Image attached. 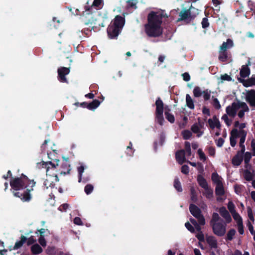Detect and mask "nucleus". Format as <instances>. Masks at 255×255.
<instances>
[{
  "mask_svg": "<svg viewBox=\"0 0 255 255\" xmlns=\"http://www.w3.org/2000/svg\"><path fill=\"white\" fill-rule=\"evenodd\" d=\"M69 205L67 204H63L59 207V210L61 211H65L69 207Z\"/></svg>",
  "mask_w": 255,
  "mask_h": 255,
  "instance_id": "nucleus-57",
  "label": "nucleus"
},
{
  "mask_svg": "<svg viewBox=\"0 0 255 255\" xmlns=\"http://www.w3.org/2000/svg\"><path fill=\"white\" fill-rule=\"evenodd\" d=\"M221 78L222 80H224V81L226 80V81H230L232 80V78L227 74L222 75L221 77Z\"/></svg>",
  "mask_w": 255,
  "mask_h": 255,
  "instance_id": "nucleus-56",
  "label": "nucleus"
},
{
  "mask_svg": "<svg viewBox=\"0 0 255 255\" xmlns=\"http://www.w3.org/2000/svg\"><path fill=\"white\" fill-rule=\"evenodd\" d=\"M124 24V19L121 16H117L108 28L107 31L111 38L116 37Z\"/></svg>",
  "mask_w": 255,
  "mask_h": 255,
  "instance_id": "nucleus-5",
  "label": "nucleus"
},
{
  "mask_svg": "<svg viewBox=\"0 0 255 255\" xmlns=\"http://www.w3.org/2000/svg\"><path fill=\"white\" fill-rule=\"evenodd\" d=\"M174 186L178 192L182 191V187L181 186L180 182L178 179L176 178L174 180Z\"/></svg>",
  "mask_w": 255,
  "mask_h": 255,
  "instance_id": "nucleus-37",
  "label": "nucleus"
},
{
  "mask_svg": "<svg viewBox=\"0 0 255 255\" xmlns=\"http://www.w3.org/2000/svg\"><path fill=\"white\" fill-rule=\"evenodd\" d=\"M182 77L184 81H189L190 80V76L188 73H184L182 74Z\"/></svg>",
  "mask_w": 255,
  "mask_h": 255,
  "instance_id": "nucleus-61",
  "label": "nucleus"
},
{
  "mask_svg": "<svg viewBox=\"0 0 255 255\" xmlns=\"http://www.w3.org/2000/svg\"><path fill=\"white\" fill-rule=\"evenodd\" d=\"M176 160L180 164H182L185 160V153L184 150H180L176 152Z\"/></svg>",
  "mask_w": 255,
  "mask_h": 255,
  "instance_id": "nucleus-21",
  "label": "nucleus"
},
{
  "mask_svg": "<svg viewBox=\"0 0 255 255\" xmlns=\"http://www.w3.org/2000/svg\"><path fill=\"white\" fill-rule=\"evenodd\" d=\"M27 181V178L25 176H22L20 178H17L13 179L10 182V185L14 190H18L22 189L25 184V182Z\"/></svg>",
  "mask_w": 255,
  "mask_h": 255,
  "instance_id": "nucleus-6",
  "label": "nucleus"
},
{
  "mask_svg": "<svg viewBox=\"0 0 255 255\" xmlns=\"http://www.w3.org/2000/svg\"><path fill=\"white\" fill-rule=\"evenodd\" d=\"M228 208L231 214L236 212L235 206L232 201H230L228 204Z\"/></svg>",
  "mask_w": 255,
  "mask_h": 255,
  "instance_id": "nucleus-39",
  "label": "nucleus"
},
{
  "mask_svg": "<svg viewBox=\"0 0 255 255\" xmlns=\"http://www.w3.org/2000/svg\"><path fill=\"white\" fill-rule=\"evenodd\" d=\"M252 157V154L249 152H246L244 155V160L246 163H248Z\"/></svg>",
  "mask_w": 255,
  "mask_h": 255,
  "instance_id": "nucleus-45",
  "label": "nucleus"
},
{
  "mask_svg": "<svg viewBox=\"0 0 255 255\" xmlns=\"http://www.w3.org/2000/svg\"><path fill=\"white\" fill-rule=\"evenodd\" d=\"M164 12H151L148 16V23L145 25V32L149 36H157L162 33L161 24Z\"/></svg>",
  "mask_w": 255,
  "mask_h": 255,
  "instance_id": "nucleus-1",
  "label": "nucleus"
},
{
  "mask_svg": "<svg viewBox=\"0 0 255 255\" xmlns=\"http://www.w3.org/2000/svg\"><path fill=\"white\" fill-rule=\"evenodd\" d=\"M246 101L251 107H255V91L251 90L247 92Z\"/></svg>",
  "mask_w": 255,
  "mask_h": 255,
  "instance_id": "nucleus-15",
  "label": "nucleus"
},
{
  "mask_svg": "<svg viewBox=\"0 0 255 255\" xmlns=\"http://www.w3.org/2000/svg\"><path fill=\"white\" fill-rule=\"evenodd\" d=\"M210 128L213 129L217 128L219 129L221 128V124L219 120L216 117L214 116L212 118L209 119L208 121Z\"/></svg>",
  "mask_w": 255,
  "mask_h": 255,
  "instance_id": "nucleus-16",
  "label": "nucleus"
},
{
  "mask_svg": "<svg viewBox=\"0 0 255 255\" xmlns=\"http://www.w3.org/2000/svg\"><path fill=\"white\" fill-rule=\"evenodd\" d=\"M192 9H195L194 8H192L191 7L189 10H182L180 13V16L181 17V18L182 19H186L187 18H190L191 17V10Z\"/></svg>",
  "mask_w": 255,
  "mask_h": 255,
  "instance_id": "nucleus-22",
  "label": "nucleus"
},
{
  "mask_svg": "<svg viewBox=\"0 0 255 255\" xmlns=\"http://www.w3.org/2000/svg\"><path fill=\"white\" fill-rule=\"evenodd\" d=\"M244 152H242L241 151H239L237 155H235L232 159V163L236 166L239 165L243 159V154Z\"/></svg>",
  "mask_w": 255,
  "mask_h": 255,
  "instance_id": "nucleus-19",
  "label": "nucleus"
},
{
  "mask_svg": "<svg viewBox=\"0 0 255 255\" xmlns=\"http://www.w3.org/2000/svg\"><path fill=\"white\" fill-rule=\"evenodd\" d=\"M245 86L246 87L252 86L255 85V78H251L247 81L245 83Z\"/></svg>",
  "mask_w": 255,
  "mask_h": 255,
  "instance_id": "nucleus-41",
  "label": "nucleus"
},
{
  "mask_svg": "<svg viewBox=\"0 0 255 255\" xmlns=\"http://www.w3.org/2000/svg\"><path fill=\"white\" fill-rule=\"evenodd\" d=\"M249 74H250L249 69L247 67H246L245 66H243L242 68L241 71H240L241 76L243 78H245V77H247V76H248Z\"/></svg>",
  "mask_w": 255,
  "mask_h": 255,
  "instance_id": "nucleus-28",
  "label": "nucleus"
},
{
  "mask_svg": "<svg viewBox=\"0 0 255 255\" xmlns=\"http://www.w3.org/2000/svg\"><path fill=\"white\" fill-rule=\"evenodd\" d=\"M191 199L194 201L195 202L197 200L196 196L195 194V190L192 188L191 189Z\"/></svg>",
  "mask_w": 255,
  "mask_h": 255,
  "instance_id": "nucleus-58",
  "label": "nucleus"
},
{
  "mask_svg": "<svg viewBox=\"0 0 255 255\" xmlns=\"http://www.w3.org/2000/svg\"><path fill=\"white\" fill-rule=\"evenodd\" d=\"M181 172L185 174H187L189 173V167L186 165H183L181 168Z\"/></svg>",
  "mask_w": 255,
  "mask_h": 255,
  "instance_id": "nucleus-54",
  "label": "nucleus"
},
{
  "mask_svg": "<svg viewBox=\"0 0 255 255\" xmlns=\"http://www.w3.org/2000/svg\"><path fill=\"white\" fill-rule=\"evenodd\" d=\"M251 146L253 151V155L255 156V141L254 139L252 140Z\"/></svg>",
  "mask_w": 255,
  "mask_h": 255,
  "instance_id": "nucleus-64",
  "label": "nucleus"
},
{
  "mask_svg": "<svg viewBox=\"0 0 255 255\" xmlns=\"http://www.w3.org/2000/svg\"><path fill=\"white\" fill-rule=\"evenodd\" d=\"M181 134L183 136L184 139H189L192 136V135L191 132L188 130H184L182 131Z\"/></svg>",
  "mask_w": 255,
  "mask_h": 255,
  "instance_id": "nucleus-33",
  "label": "nucleus"
},
{
  "mask_svg": "<svg viewBox=\"0 0 255 255\" xmlns=\"http://www.w3.org/2000/svg\"><path fill=\"white\" fill-rule=\"evenodd\" d=\"M93 190V186L91 184L87 185L85 187V192L87 194H90Z\"/></svg>",
  "mask_w": 255,
  "mask_h": 255,
  "instance_id": "nucleus-43",
  "label": "nucleus"
},
{
  "mask_svg": "<svg viewBox=\"0 0 255 255\" xmlns=\"http://www.w3.org/2000/svg\"><path fill=\"white\" fill-rule=\"evenodd\" d=\"M31 249L34 254H39L42 252V248L38 244L33 245Z\"/></svg>",
  "mask_w": 255,
  "mask_h": 255,
  "instance_id": "nucleus-29",
  "label": "nucleus"
},
{
  "mask_svg": "<svg viewBox=\"0 0 255 255\" xmlns=\"http://www.w3.org/2000/svg\"><path fill=\"white\" fill-rule=\"evenodd\" d=\"M100 105V102L98 100H94L92 103L89 104L88 107L89 109H95L97 108Z\"/></svg>",
  "mask_w": 255,
  "mask_h": 255,
  "instance_id": "nucleus-34",
  "label": "nucleus"
},
{
  "mask_svg": "<svg viewBox=\"0 0 255 255\" xmlns=\"http://www.w3.org/2000/svg\"><path fill=\"white\" fill-rule=\"evenodd\" d=\"M219 212L221 216L225 219L226 223H230L232 222V219L231 216L225 207H221L219 209Z\"/></svg>",
  "mask_w": 255,
  "mask_h": 255,
  "instance_id": "nucleus-13",
  "label": "nucleus"
},
{
  "mask_svg": "<svg viewBox=\"0 0 255 255\" xmlns=\"http://www.w3.org/2000/svg\"><path fill=\"white\" fill-rule=\"evenodd\" d=\"M248 216L249 218L253 222H254V218L253 214V211L250 207L248 208Z\"/></svg>",
  "mask_w": 255,
  "mask_h": 255,
  "instance_id": "nucleus-48",
  "label": "nucleus"
},
{
  "mask_svg": "<svg viewBox=\"0 0 255 255\" xmlns=\"http://www.w3.org/2000/svg\"><path fill=\"white\" fill-rule=\"evenodd\" d=\"M198 153L200 159L202 160L205 161L206 159V156L204 153L203 152L201 149L198 150Z\"/></svg>",
  "mask_w": 255,
  "mask_h": 255,
  "instance_id": "nucleus-46",
  "label": "nucleus"
},
{
  "mask_svg": "<svg viewBox=\"0 0 255 255\" xmlns=\"http://www.w3.org/2000/svg\"><path fill=\"white\" fill-rule=\"evenodd\" d=\"M239 136H240V143L239 145L241 147V150L242 152H245V146L244 142L246 140L247 132L245 130H241L238 131Z\"/></svg>",
  "mask_w": 255,
  "mask_h": 255,
  "instance_id": "nucleus-12",
  "label": "nucleus"
},
{
  "mask_svg": "<svg viewBox=\"0 0 255 255\" xmlns=\"http://www.w3.org/2000/svg\"><path fill=\"white\" fill-rule=\"evenodd\" d=\"M235 126L239 128L240 129V130H244L243 129L246 127V124L245 123H240L239 122L236 121L235 122Z\"/></svg>",
  "mask_w": 255,
  "mask_h": 255,
  "instance_id": "nucleus-40",
  "label": "nucleus"
},
{
  "mask_svg": "<svg viewBox=\"0 0 255 255\" xmlns=\"http://www.w3.org/2000/svg\"><path fill=\"white\" fill-rule=\"evenodd\" d=\"M244 177L247 180L250 181L253 179V174L250 171L246 170L244 172Z\"/></svg>",
  "mask_w": 255,
  "mask_h": 255,
  "instance_id": "nucleus-42",
  "label": "nucleus"
},
{
  "mask_svg": "<svg viewBox=\"0 0 255 255\" xmlns=\"http://www.w3.org/2000/svg\"><path fill=\"white\" fill-rule=\"evenodd\" d=\"M224 189L223 188V184L221 185H216V193L219 197H217V199L219 201H223L225 198L223 197L224 195Z\"/></svg>",
  "mask_w": 255,
  "mask_h": 255,
  "instance_id": "nucleus-17",
  "label": "nucleus"
},
{
  "mask_svg": "<svg viewBox=\"0 0 255 255\" xmlns=\"http://www.w3.org/2000/svg\"><path fill=\"white\" fill-rule=\"evenodd\" d=\"M236 231L234 229L230 230L227 234V237L228 240H231L233 239V236L235 235Z\"/></svg>",
  "mask_w": 255,
  "mask_h": 255,
  "instance_id": "nucleus-49",
  "label": "nucleus"
},
{
  "mask_svg": "<svg viewBox=\"0 0 255 255\" xmlns=\"http://www.w3.org/2000/svg\"><path fill=\"white\" fill-rule=\"evenodd\" d=\"M128 6L134 8H136V4L137 3L136 0H128Z\"/></svg>",
  "mask_w": 255,
  "mask_h": 255,
  "instance_id": "nucleus-53",
  "label": "nucleus"
},
{
  "mask_svg": "<svg viewBox=\"0 0 255 255\" xmlns=\"http://www.w3.org/2000/svg\"><path fill=\"white\" fill-rule=\"evenodd\" d=\"M234 45V43L231 39H228L226 42H224L220 47V49L223 51H226L228 49L232 47Z\"/></svg>",
  "mask_w": 255,
  "mask_h": 255,
  "instance_id": "nucleus-20",
  "label": "nucleus"
},
{
  "mask_svg": "<svg viewBox=\"0 0 255 255\" xmlns=\"http://www.w3.org/2000/svg\"><path fill=\"white\" fill-rule=\"evenodd\" d=\"M70 70L68 68L61 67L58 69V72L59 75V79L62 82H67V80L65 76L69 73Z\"/></svg>",
  "mask_w": 255,
  "mask_h": 255,
  "instance_id": "nucleus-14",
  "label": "nucleus"
},
{
  "mask_svg": "<svg viewBox=\"0 0 255 255\" xmlns=\"http://www.w3.org/2000/svg\"><path fill=\"white\" fill-rule=\"evenodd\" d=\"M203 124L200 122V120L198 119V122L194 124L191 128V130L193 132L197 134V136H201L203 133V131L201 130V128L203 127Z\"/></svg>",
  "mask_w": 255,
  "mask_h": 255,
  "instance_id": "nucleus-11",
  "label": "nucleus"
},
{
  "mask_svg": "<svg viewBox=\"0 0 255 255\" xmlns=\"http://www.w3.org/2000/svg\"><path fill=\"white\" fill-rule=\"evenodd\" d=\"M196 238L200 242H204L205 241V237L202 232H198L196 235Z\"/></svg>",
  "mask_w": 255,
  "mask_h": 255,
  "instance_id": "nucleus-44",
  "label": "nucleus"
},
{
  "mask_svg": "<svg viewBox=\"0 0 255 255\" xmlns=\"http://www.w3.org/2000/svg\"><path fill=\"white\" fill-rule=\"evenodd\" d=\"M198 182L199 185L204 189H207V188L208 187L206 180L200 175L198 176Z\"/></svg>",
  "mask_w": 255,
  "mask_h": 255,
  "instance_id": "nucleus-26",
  "label": "nucleus"
},
{
  "mask_svg": "<svg viewBox=\"0 0 255 255\" xmlns=\"http://www.w3.org/2000/svg\"><path fill=\"white\" fill-rule=\"evenodd\" d=\"M186 228L191 233H194L195 231V229L194 227H193L190 223L189 222L186 223L185 225Z\"/></svg>",
  "mask_w": 255,
  "mask_h": 255,
  "instance_id": "nucleus-47",
  "label": "nucleus"
},
{
  "mask_svg": "<svg viewBox=\"0 0 255 255\" xmlns=\"http://www.w3.org/2000/svg\"><path fill=\"white\" fill-rule=\"evenodd\" d=\"M78 172H79V176H80V179H79V182H80V180H81V179L82 174V173H83V172L84 171V166H80V167H78Z\"/></svg>",
  "mask_w": 255,
  "mask_h": 255,
  "instance_id": "nucleus-60",
  "label": "nucleus"
},
{
  "mask_svg": "<svg viewBox=\"0 0 255 255\" xmlns=\"http://www.w3.org/2000/svg\"><path fill=\"white\" fill-rule=\"evenodd\" d=\"M205 240L210 248L217 249V252L219 253V250H218V242L215 237L213 236L206 235Z\"/></svg>",
  "mask_w": 255,
  "mask_h": 255,
  "instance_id": "nucleus-10",
  "label": "nucleus"
},
{
  "mask_svg": "<svg viewBox=\"0 0 255 255\" xmlns=\"http://www.w3.org/2000/svg\"><path fill=\"white\" fill-rule=\"evenodd\" d=\"M102 0H94L92 6L99 7L102 3Z\"/></svg>",
  "mask_w": 255,
  "mask_h": 255,
  "instance_id": "nucleus-62",
  "label": "nucleus"
},
{
  "mask_svg": "<svg viewBox=\"0 0 255 255\" xmlns=\"http://www.w3.org/2000/svg\"><path fill=\"white\" fill-rule=\"evenodd\" d=\"M232 215L237 224L239 233L243 235L244 233V231L242 218L237 212L232 214Z\"/></svg>",
  "mask_w": 255,
  "mask_h": 255,
  "instance_id": "nucleus-9",
  "label": "nucleus"
},
{
  "mask_svg": "<svg viewBox=\"0 0 255 255\" xmlns=\"http://www.w3.org/2000/svg\"><path fill=\"white\" fill-rule=\"evenodd\" d=\"M227 224L223 222L218 213H213L210 224L215 235L218 236H224L226 232Z\"/></svg>",
  "mask_w": 255,
  "mask_h": 255,
  "instance_id": "nucleus-4",
  "label": "nucleus"
},
{
  "mask_svg": "<svg viewBox=\"0 0 255 255\" xmlns=\"http://www.w3.org/2000/svg\"><path fill=\"white\" fill-rule=\"evenodd\" d=\"M165 118L171 123L174 122L175 119L174 116L168 112H165Z\"/></svg>",
  "mask_w": 255,
  "mask_h": 255,
  "instance_id": "nucleus-36",
  "label": "nucleus"
},
{
  "mask_svg": "<svg viewBox=\"0 0 255 255\" xmlns=\"http://www.w3.org/2000/svg\"><path fill=\"white\" fill-rule=\"evenodd\" d=\"M191 213L197 219L200 225L203 226L205 224V220L204 216L201 214L200 210L195 205L191 204L190 206Z\"/></svg>",
  "mask_w": 255,
  "mask_h": 255,
  "instance_id": "nucleus-7",
  "label": "nucleus"
},
{
  "mask_svg": "<svg viewBox=\"0 0 255 255\" xmlns=\"http://www.w3.org/2000/svg\"><path fill=\"white\" fill-rule=\"evenodd\" d=\"M74 223L78 225H82V222L81 220V219L79 217H76L74 219Z\"/></svg>",
  "mask_w": 255,
  "mask_h": 255,
  "instance_id": "nucleus-63",
  "label": "nucleus"
},
{
  "mask_svg": "<svg viewBox=\"0 0 255 255\" xmlns=\"http://www.w3.org/2000/svg\"><path fill=\"white\" fill-rule=\"evenodd\" d=\"M239 137V133L237 129H233L231 132L230 137V144L232 147H234L237 143V139Z\"/></svg>",
  "mask_w": 255,
  "mask_h": 255,
  "instance_id": "nucleus-18",
  "label": "nucleus"
},
{
  "mask_svg": "<svg viewBox=\"0 0 255 255\" xmlns=\"http://www.w3.org/2000/svg\"><path fill=\"white\" fill-rule=\"evenodd\" d=\"M219 59L222 62L227 61L228 59V54L227 51H223L219 49Z\"/></svg>",
  "mask_w": 255,
  "mask_h": 255,
  "instance_id": "nucleus-27",
  "label": "nucleus"
},
{
  "mask_svg": "<svg viewBox=\"0 0 255 255\" xmlns=\"http://www.w3.org/2000/svg\"><path fill=\"white\" fill-rule=\"evenodd\" d=\"M26 241V238L24 236H22L21 238V240L19 242L16 243L15 246L14 247V249H17L21 247L23 244Z\"/></svg>",
  "mask_w": 255,
  "mask_h": 255,
  "instance_id": "nucleus-35",
  "label": "nucleus"
},
{
  "mask_svg": "<svg viewBox=\"0 0 255 255\" xmlns=\"http://www.w3.org/2000/svg\"><path fill=\"white\" fill-rule=\"evenodd\" d=\"M247 226L248 227V228H249V230L250 233L252 234H255V231H254V227L250 222L249 221L248 222Z\"/></svg>",
  "mask_w": 255,
  "mask_h": 255,
  "instance_id": "nucleus-55",
  "label": "nucleus"
},
{
  "mask_svg": "<svg viewBox=\"0 0 255 255\" xmlns=\"http://www.w3.org/2000/svg\"><path fill=\"white\" fill-rule=\"evenodd\" d=\"M212 180L216 185L222 184V178L216 173H213L212 174Z\"/></svg>",
  "mask_w": 255,
  "mask_h": 255,
  "instance_id": "nucleus-23",
  "label": "nucleus"
},
{
  "mask_svg": "<svg viewBox=\"0 0 255 255\" xmlns=\"http://www.w3.org/2000/svg\"><path fill=\"white\" fill-rule=\"evenodd\" d=\"M25 184H27V185L25 186L27 188V191L29 192L33 190V187L34 186L35 183L33 180H29L28 179V181L25 182Z\"/></svg>",
  "mask_w": 255,
  "mask_h": 255,
  "instance_id": "nucleus-31",
  "label": "nucleus"
},
{
  "mask_svg": "<svg viewBox=\"0 0 255 255\" xmlns=\"http://www.w3.org/2000/svg\"><path fill=\"white\" fill-rule=\"evenodd\" d=\"M226 113L230 117H234L237 114L240 119L244 118L245 113L249 112V108L245 102L237 101L226 108Z\"/></svg>",
  "mask_w": 255,
  "mask_h": 255,
  "instance_id": "nucleus-3",
  "label": "nucleus"
},
{
  "mask_svg": "<svg viewBox=\"0 0 255 255\" xmlns=\"http://www.w3.org/2000/svg\"><path fill=\"white\" fill-rule=\"evenodd\" d=\"M56 164L51 162H43L38 163V168L46 169V179L44 181V184L47 188L52 185L55 182L59 181L57 174V167L58 166L59 160H55Z\"/></svg>",
  "mask_w": 255,
  "mask_h": 255,
  "instance_id": "nucleus-2",
  "label": "nucleus"
},
{
  "mask_svg": "<svg viewBox=\"0 0 255 255\" xmlns=\"http://www.w3.org/2000/svg\"><path fill=\"white\" fill-rule=\"evenodd\" d=\"M202 25L203 28L207 27L209 25V23L207 18H204L202 21Z\"/></svg>",
  "mask_w": 255,
  "mask_h": 255,
  "instance_id": "nucleus-59",
  "label": "nucleus"
},
{
  "mask_svg": "<svg viewBox=\"0 0 255 255\" xmlns=\"http://www.w3.org/2000/svg\"><path fill=\"white\" fill-rule=\"evenodd\" d=\"M205 189V192L204 194L205 196L209 199H211L213 197V190L209 188V187H207V189Z\"/></svg>",
  "mask_w": 255,
  "mask_h": 255,
  "instance_id": "nucleus-32",
  "label": "nucleus"
},
{
  "mask_svg": "<svg viewBox=\"0 0 255 255\" xmlns=\"http://www.w3.org/2000/svg\"><path fill=\"white\" fill-rule=\"evenodd\" d=\"M186 103L187 106L190 109H194L193 100L189 94H187L186 96Z\"/></svg>",
  "mask_w": 255,
  "mask_h": 255,
  "instance_id": "nucleus-24",
  "label": "nucleus"
},
{
  "mask_svg": "<svg viewBox=\"0 0 255 255\" xmlns=\"http://www.w3.org/2000/svg\"><path fill=\"white\" fill-rule=\"evenodd\" d=\"M212 104L213 106L217 109H219L221 107L218 100L216 98H215L213 96H212Z\"/></svg>",
  "mask_w": 255,
  "mask_h": 255,
  "instance_id": "nucleus-38",
  "label": "nucleus"
},
{
  "mask_svg": "<svg viewBox=\"0 0 255 255\" xmlns=\"http://www.w3.org/2000/svg\"><path fill=\"white\" fill-rule=\"evenodd\" d=\"M21 199L23 201H28L31 199V196L29 193H26L22 195V197L21 198Z\"/></svg>",
  "mask_w": 255,
  "mask_h": 255,
  "instance_id": "nucleus-50",
  "label": "nucleus"
},
{
  "mask_svg": "<svg viewBox=\"0 0 255 255\" xmlns=\"http://www.w3.org/2000/svg\"><path fill=\"white\" fill-rule=\"evenodd\" d=\"M222 119L225 122L228 126L231 125V121L229 119L227 115H224L222 117Z\"/></svg>",
  "mask_w": 255,
  "mask_h": 255,
  "instance_id": "nucleus-51",
  "label": "nucleus"
},
{
  "mask_svg": "<svg viewBox=\"0 0 255 255\" xmlns=\"http://www.w3.org/2000/svg\"><path fill=\"white\" fill-rule=\"evenodd\" d=\"M204 90H202L199 87H195L193 91V95L196 98H199L202 96Z\"/></svg>",
  "mask_w": 255,
  "mask_h": 255,
  "instance_id": "nucleus-25",
  "label": "nucleus"
},
{
  "mask_svg": "<svg viewBox=\"0 0 255 255\" xmlns=\"http://www.w3.org/2000/svg\"><path fill=\"white\" fill-rule=\"evenodd\" d=\"M156 109V114L158 122L162 125L164 121L163 118V103L162 101L159 98L155 103Z\"/></svg>",
  "mask_w": 255,
  "mask_h": 255,
  "instance_id": "nucleus-8",
  "label": "nucleus"
},
{
  "mask_svg": "<svg viewBox=\"0 0 255 255\" xmlns=\"http://www.w3.org/2000/svg\"><path fill=\"white\" fill-rule=\"evenodd\" d=\"M212 93L213 94L214 92H211V90L208 89L204 90L202 95L204 101L209 100L210 99Z\"/></svg>",
  "mask_w": 255,
  "mask_h": 255,
  "instance_id": "nucleus-30",
  "label": "nucleus"
},
{
  "mask_svg": "<svg viewBox=\"0 0 255 255\" xmlns=\"http://www.w3.org/2000/svg\"><path fill=\"white\" fill-rule=\"evenodd\" d=\"M39 244L43 247L46 246V242L43 235H40V237L38 240Z\"/></svg>",
  "mask_w": 255,
  "mask_h": 255,
  "instance_id": "nucleus-52",
  "label": "nucleus"
}]
</instances>
